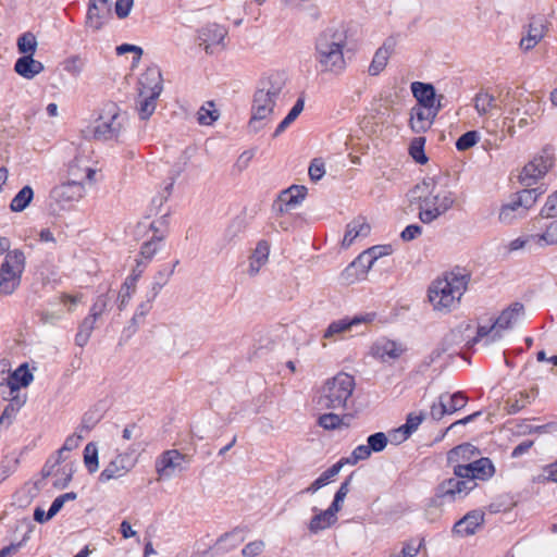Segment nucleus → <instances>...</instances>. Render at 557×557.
<instances>
[{"instance_id":"nucleus-1","label":"nucleus","mask_w":557,"mask_h":557,"mask_svg":"<svg viewBox=\"0 0 557 557\" xmlns=\"http://www.w3.org/2000/svg\"><path fill=\"white\" fill-rule=\"evenodd\" d=\"M347 44V33L344 28L327 27L322 30L314 47V59L321 72L342 73L346 67L343 49Z\"/></svg>"},{"instance_id":"nucleus-2","label":"nucleus","mask_w":557,"mask_h":557,"mask_svg":"<svg viewBox=\"0 0 557 557\" xmlns=\"http://www.w3.org/2000/svg\"><path fill=\"white\" fill-rule=\"evenodd\" d=\"M555 163V153L554 150L549 147H545L541 153L533 158L528 164L524 165L520 173V182L527 188L516 193L513 196L516 198V206L521 207V209L527 212L530 209L537 198L544 193L541 187L529 188L536 181L543 177L554 165Z\"/></svg>"},{"instance_id":"nucleus-3","label":"nucleus","mask_w":557,"mask_h":557,"mask_svg":"<svg viewBox=\"0 0 557 557\" xmlns=\"http://www.w3.org/2000/svg\"><path fill=\"white\" fill-rule=\"evenodd\" d=\"M284 85L285 82L280 74H272L259 82L253 95L251 117L248 124L251 132L257 133L263 127L262 121L273 113Z\"/></svg>"},{"instance_id":"nucleus-4","label":"nucleus","mask_w":557,"mask_h":557,"mask_svg":"<svg viewBox=\"0 0 557 557\" xmlns=\"http://www.w3.org/2000/svg\"><path fill=\"white\" fill-rule=\"evenodd\" d=\"M470 281L468 273L451 271L432 283L429 299L436 310H449L465 294Z\"/></svg>"},{"instance_id":"nucleus-5","label":"nucleus","mask_w":557,"mask_h":557,"mask_svg":"<svg viewBox=\"0 0 557 557\" xmlns=\"http://www.w3.org/2000/svg\"><path fill=\"white\" fill-rule=\"evenodd\" d=\"M422 187L428 195L419 197V220L423 224H431L454 207L456 195L450 190L436 189L434 177L423 180L422 186L417 185L416 188Z\"/></svg>"},{"instance_id":"nucleus-6","label":"nucleus","mask_w":557,"mask_h":557,"mask_svg":"<svg viewBox=\"0 0 557 557\" xmlns=\"http://www.w3.org/2000/svg\"><path fill=\"white\" fill-rule=\"evenodd\" d=\"M356 383L354 376L338 373L329 379L320 391L318 405L323 409H345L351 397Z\"/></svg>"},{"instance_id":"nucleus-7","label":"nucleus","mask_w":557,"mask_h":557,"mask_svg":"<svg viewBox=\"0 0 557 557\" xmlns=\"http://www.w3.org/2000/svg\"><path fill=\"white\" fill-rule=\"evenodd\" d=\"M25 255L20 249H13L5 255L0 267V294L11 295L21 284L22 274L25 270Z\"/></svg>"},{"instance_id":"nucleus-8","label":"nucleus","mask_w":557,"mask_h":557,"mask_svg":"<svg viewBox=\"0 0 557 557\" xmlns=\"http://www.w3.org/2000/svg\"><path fill=\"white\" fill-rule=\"evenodd\" d=\"M475 486V482L454 475L453 478L442 481L435 487L432 503L436 506L453 504L466 498Z\"/></svg>"},{"instance_id":"nucleus-9","label":"nucleus","mask_w":557,"mask_h":557,"mask_svg":"<svg viewBox=\"0 0 557 557\" xmlns=\"http://www.w3.org/2000/svg\"><path fill=\"white\" fill-rule=\"evenodd\" d=\"M467 395L461 392L453 394L443 393L438 396L437 401L433 403L430 408V416L433 420L440 421L446 414H453L466 407L468 403Z\"/></svg>"},{"instance_id":"nucleus-10","label":"nucleus","mask_w":557,"mask_h":557,"mask_svg":"<svg viewBox=\"0 0 557 557\" xmlns=\"http://www.w3.org/2000/svg\"><path fill=\"white\" fill-rule=\"evenodd\" d=\"M495 473V467L490 458L476 457L474 461L466 465H457L454 475L475 482V480L487 481Z\"/></svg>"},{"instance_id":"nucleus-11","label":"nucleus","mask_w":557,"mask_h":557,"mask_svg":"<svg viewBox=\"0 0 557 557\" xmlns=\"http://www.w3.org/2000/svg\"><path fill=\"white\" fill-rule=\"evenodd\" d=\"M550 22L545 14H536L530 17L528 25L523 26L525 36L520 40V48L524 51L532 50L546 35Z\"/></svg>"},{"instance_id":"nucleus-12","label":"nucleus","mask_w":557,"mask_h":557,"mask_svg":"<svg viewBox=\"0 0 557 557\" xmlns=\"http://www.w3.org/2000/svg\"><path fill=\"white\" fill-rule=\"evenodd\" d=\"M188 462L186 455L177 449H169L163 451L156 460V471L160 479H170L175 472L186 470L183 466Z\"/></svg>"},{"instance_id":"nucleus-13","label":"nucleus","mask_w":557,"mask_h":557,"mask_svg":"<svg viewBox=\"0 0 557 557\" xmlns=\"http://www.w3.org/2000/svg\"><path fill=\"white\" fill-rule=\"evenodd\" d=\"M119 120L120 114L115 106H110L108 117L100 116L96 122L92 131L94 138L101 141L116 140L122 128V124Z\"/></svg>"},{"instance_id":"nucleus-14","label":"nucleus","mask_w":557,"mask_h":557,"mask_svg":"<svg viewBox=\"0 0 557 557\" xmlns=\"http://www.w3.org/2000/svg\"><path fill=\"white\" fill-rule=\"evenodd\" d=\"M307 188L302 185H292L282 190L273 203V209L284 214L297 208L306 198Z\"/></svg>"},{"instance_id":"nucleus-15","label":"nucleus","mask_w":557,"mask_h":557,"mask_svg":"<svg viewBox=\"0 0 557 557\" xmlns=\"http://www.w3.org/2000/svg\"><path fill=\"white\" fill-rule=\"evenodd\" d=\"M112 17L111 0H89L86 25L99 30Z\"/></svg>"},{"instance_id":"nucleus-16","label":"nucleus","mask_w":557,"mask_h":557,"mask_svg":"<svg viewBox=\"0 0 557 557\" xmlns=\"http://www.w3.org/2000/svg\"><path fill=\"white\" fill-rule=\"evenodd\" d=\"M135 467V460L128 454H119L108 466L100 472L98 481L106 483L110 480L124 476Z\"/></svg>"},{"instance_id":"nucleus-17","label":"nucleus","mask_w":557,"mask_h":557,"mask_svg":"<svg viewBox=\"0 0 557 557\" xmlns=\"http://www.w3.org/2000/svg\"><path fill=\"white\" fill-rule=\"evenodd\" d=\"M197 33L199 45L203 46L207 54L213 53V46L215 45H222L224 47V38L227 35L225 27L216 23H209L199 28Z\"/></svg>"},{"instance_id":"nucleus-18","label":"nucleus","mask_w":557,"mask_h":557,"mask_svg":"<svg viewBox=\"0 0 557 557\" xmlns=\"http://www.w3.org/2000/svg\"><path fill=\"white\" fill-rule=\"evenodd\" d=\"M83 183L77 180H70L53 187L50 191V198L64 206L65 203L81 199L83 197Z\"/></svg>"},{"instance_id":"nucleus-19","label":"nucleus","mask_w":557,"mask_h":557,"mask_svg":"<svg viewBox=\"0 0 557 557\" xmlns=\"http://www.w3.org/2000/svg\"><path fill=\"white\" fill-rule=\"evenodd\" d=\"M34 380L33 373L28 369L27 363H22L8 376L1 377L0 388L9 389L10 395L18 393L22 387H27Z\"/></svg>"},{"instance_id":"nucleus-20","label":"nucleus","mask_w":557,"mask_h":557,"mask_svg":"<svg viewBox=\"0 0 557 557\" xmlns=\"http://www.w3.org/2000/svg\"><path fill=\"white\" fill-rule=\"evenodd\" d=\"M374 318L375 313L357 314L351 318L345 317L343 319L331 322L326 327L323 336L325 338H332L337 334H342L346 331H349L355 325L371 322L374 320Z\"/></svg>"},{"instance_id":"nucleus-21","label":"nucleus","mask_w":557,"mask_h":557,"mask_svg":"<svg viewBox=\"0 0 557 557\" xmlns=\"http://www.w3.org/2000/svg\"><path fill=\"white\" fill-rule=\"evenodd\" d=\"M404 351L401 344L388 338H380L371 347L372 356L382 361L398 359Z\"/></svg>"},{"instance_id":"nucleus-22","label":"nucleus","mask_w":557,"mask_h":557,"mask_svg":"<svg viewBox=\"0 0 557 557\" xmlns=\"http://www.w3.org/2000/svg\"><path fill=\"white\" fill-rule=\"evenodd\" d=\"M481 455L479 448L470 443L460 444L447 453V465L453 467L472 462Z\"/></svg>"},{"instance_id":"nucleus-23","label":"nucleus","mask_w":557,"mask_h":557,"mask_svg":"<svg viewBox=\"0 0 557 557\" xmlns=\"http://www.w3.org/2000/svg\"><path fill=\"white\" fill-rule=\"evenodd\" d=\"M483 522L484 513L481 510H471L454 524L453 533L461 537L473 535Z\"/></svg>"},{"instance_id":"nucleus-24","label":"nucleus","mask_w":557,"mask_h":557,"mask_svg":"<svg viewBox=\"0 0 557 557\" xmlns=\"http://www.w3.org/2000/svg\"><path fill=\"white\" fill-rule=\"evenodd\" d=\"M436 117V111L425 107L416 106L410 113V127L417 133H425L429 131Z\"/></svg>"},{"instance_id":"nucleus-25","label":"nucleus","mask_w":557,"mask_h":557,"mask_svg":"<svg viewBox=\"0 0 557 557\" xmlns=\"http://www.w3.org/2000/svg\"><path fill=\"white\" fill-rule=\"evenodd\" d=\"M162 74L157 65H151L140 75L138 81V91L141 94L157 91L160 95L163 90Z\"/></svg>"},{"instance_id":"nucleus-26","label":"nucleus","mask_w":557,"mask_h":557,"mask_svg":"<svg viewBox=\"0 0 557 557\" xmlns=\"http://www.w3.org/2000/svg\"><path fill=\"white\" fill-rule=\"evenodd\" d=\"M524 307L521 302H513L508 308L502 311L499 317L494 321L497 331L493 335V339L499 338L500 330L509 329L517 319L523 314Z\"/></svg>"},{"instance_id":"nucleus-27","label":"nucleus","mask_w":557,"mask_h":557,"mask_svg":"<svg viewBox=\"0 0 557 557\" xmlns=\"http://www.w3.org/2000/svg\"><path fill=\"white\" fill-rule=\"evenodd\" d=\"M411 91L420 107L431 109L436 102V91L430 83L413 82L411 83Z\"/></svg>"},{"instance_id":"nucleus-28","label":"nucleus","mask_w":557,"mask_h":557,"mask_svg":"<svg viewBox=\"0 0 557 557\" xmlns=\"http://www.w3.org/2000/svg\"><path fill=\"white\" fill-rule=\"evenodd\" d=\"M44 64L33 55H23L14 64V71L24 78L32 79L44 71Z\"/></svg>"},{"instance_id":"nucleus-29","label":"nucleus","mask_w":557,"mask_h":557,"mask_svg":"<svg viewBox=\"0 0 557 557\" xmlns=\"http://www.w3.org/2000/svg\"><path fill=\"white\" fill-rule=\"evenodd\" d=\"M373 264L374 257L369 256L364 250L345 269V273L348 275H355L356 278H360L368 273Z\"/></svg>"},{"instance_id":"nucleus-30","label":"nucleus","mask_w":557,"mask_h":557,"mask_svg":"<svg viewBox=\"0 0 557 557\" xmlns=\"http://www.w3.org/2000/svg\"><path fill=\"white\" fill-rule=\"evenodd\" d=\"M242 529L235 528L231 532L222 534L215 542L214 548L218 553H227L244 542Z\"/></svg>"},{"instance_id":"nucleus-31","label":"nucleus","mask_w":557,"mask_h":557,"mask_svg":"<svg viewBox=\"0 0 557 557\" xmlns=\"http://www.w3.org/2000/svg\"><path fill=\"white\" fill-rule=\"evenodd\" d=\"M370 225L363 218H358L347 224L343 238V246H350L358 236L366 237L370 233Z\"/></svg>"},{"instance_id":"nucleus-32","label":"nucleus","mask_w":557,"mask_h":557,"mask_svg":"<svg viewBox=\"0 0 557 557\" xmlns=\"http://www.w3.org/2000/svg\"><path fill=\"white\" fill-rule=\"evenodd\" d=\"M160 95L157 91L141 94L138 91L139 101L137 104V110L139 117L141 120H148L156 110V101Z\"/></svg>"},{"instance_id":"nucleus-33","label":"nucleus","mask_w":557,"mask_h":557,"mask_svg":"<svg viewBox=\"0 0 557 557\" xmlns=\"http://www.w3.org/2000/svg\"><path fill=\"white\" fill-rule=\"evenodd\" d=\"M315 515L311 518L308 529L310 533L317 534L318 532L325 530L333 525L337 518H332L326 510L319 511L317 507L312 508Z\"/></svg>"},{"instance_id":"nucleus-34","label":"nucleus","mask_w":557,"mask_h":557,"mask_svg":"<svg viewBox=\"0 0 557 557\" xmlns=\"http://www.w3.org/2000/svg\"><path fill=\"white\" fill-rule=\"evenodd\" d=\"M552 219V221L540 225V227L544 231L543 233L537 234L539 247L557 245V218Z\"/></svg>"},{"instance_id":"nucleus-35","label":"nucleus","mask_w":557,"mask_h":557,"mask_svg":"<svg viewBox=\"0 0 557 557\" xmlns=\"http://www.w3.org/2000/svg\"><path fill=\"white\" fill-rule=\"evenodd\" d=\"M305 107L304 97H299L294 103L293 108L289 110L287 115L276 126L273 137H278L285 129L299 116Z\"/></svg>"},{"instance_id":"nucleus-36","label":"nucleus","mask_w":557,"mask_h":557,"mask_svg":"<svg viewBox=\"0 0 557 557\" xmlns=\"http://www.w3.org/2000/svg\"><path fill=\"white\" fill-rule=\"evenodd\" d=\"M34 198V190L29 185L22 187L13 197L10 203V209L13 212L24 211Z\"/></svg>"},{"instance_id":"nucleus-37","label":"nucleus","mask_w":557,"mask_h":557,"mask_svg":"<svg viewBox=\"0 0 557 557\" xmlns=\"http://www.w3.org/2000/svg\"><path fill=\"white\" fill-rule=\"evenodd\" d=\"M164 234L153 235L151 239L145 242L140 247V258L138 260H143L148 264L154 255L160 250Z\"/></svg>"},{"instance_id":"nucleus-38","label":"nucleus","mask_w":557,"mask_h":557,"mask_svg":"<svg viewBox=\"0 0 557 557\" xmlns=\"http://www.w3.org/2000/svg\"><path fill=\"white\" fill-rule=\"evenodd\" d=\"M515 203L516 198L512 196L509 202L502 206L498 216L500 222L510 224L516 218L524 214V211L521 209V207H518Z\"/></svg>"},{"instance_id":"nucleus-39","label":"nucleus","mask_w":557,"mask_h":557,"mask_svg":"<svg viewBox=\"0 0 557 557\" xmlns=\"http://www.w3.org/2000/svg\"><path fill=\"white\" fill-rule=\"evenodd\" d=\"M84 463L89 473H95L99 468L98 447L90 442L84 448Z\"/></svg>"},{"instance_id":"nucleus-40","label":"nucleus","mask_w":557,"mask_h":557,"mask_svg":"<svg viewBox=\"0 0 557 557\" xmlns=\"http://www.w3.org/2000/svg\"><path fill=\"white\" fill-rule=\"evenodd\" d=\"M423 420V413H409L407 416L406 423L396 430L397 433H400L403 435L401 441H406L418 429V426L422 423Z\"/></svg>"},{"instance_id":"nucleus-41","label":"nucleus","mask_w":557,"mask_h":557,"mask_svg":"<svg viewBox=\"0 0 557 557\" xmlns=\"http://www.w3.org/2000/svg\"><path fill=\"white\" fill-rule=\"evenodd\" d=\"M495 107V98L487 91L481 90L474 97V108L479 115L486 114Z\"/></svg>"},{"instance_id":"nucleus-42","label":"nucleus","mask_w":557,"mask_h":557,"mask_svg":"<svg viewBox=\"0 0 557 557\" xmlns=\"http://www.w3.org/2000/svg\"><path fill=\"white\" fill-rule=\"evenodd\" d=\"M424 137H416L413 138L409 147V154L419 164H425L429 160L424 152Z\"/></svg>"},{"instance_id":"nucleus-43","label":"nucleus","mask_w":557,"mask_h":557,"mask_svg":"<svg viewBox=\"0 0 557 557\" xmlns=\"http://www.w3.org/2000/svg\"><path fill=\"white\" fill-rule=\"evenodd\" d=\"M37 47L36 37L27 32L21 35L17 39V49L20 53L24 55H33Z\"/></svg>"},{"instance_id":"nucleus-44","label":"nucleus","mask_w":557,"mask_h":557,"mask_svg":"<svg viewBox=\"0 0 557 557\" xmlns=\"http://www.w3.org/2000/svg\"><path fill=\"white\" fill-rule=\"evenodd\" d=\"M479 140L480 133L478 131H468L456 140L455 146L458 151H466L475 146Z\"/></svg>"},{"instance_id":"nucleus-45","label":"nucleus","mask_w":557,"mask_h":557,"mask_svg":"<svg viewBox=\"0 0 557 557\" xmlns=\"http://www.w3.org/2000/svg\"><path fill=\"white\" fill-rule=\"evenodd\" d=\"M388 444V437L384 432H376L367 437V445L371 453L383 451Z\"/></svg>"},{"instance_id":"nucleus-46","label":"nucleus","mask_w":557,"mask_h":557,"mask_svg":"<svg viewBox=\"0 0 557 557\" xmlns=\"http://www.w3.org/2000/svg\"><path fill=\"white\" fill-rule=\"evenodd\" d=\"M387 61V52L384 49H377L369 66V74L372 76L379 75L385 69Z\"/></svg>"},{"instance_id":"nucleus-47","label":"nucleus","mask_w":557,"mask_h":557,"mask_svg":"<svg viewBox=\"0 0 557 557\" xmlns=\"http://www.w3.org/2000/svg\"><path fill=\"white\" fill-rule=\"evenodd\" d=\"M74 473V466L73 463H65L61 468H59L55 472V475H60L59 479L55 480L53 483V486L57 488H65L72 481Z\"/></svg>"},{"instance_id":"nucleus-48","label":"nucleus","mask_w":557,"mask_h":557,"mask_svg":"<svg viewBox=\"0 0 557 557\" xmlns=\"http://www.w3.org/2000/svg\"><path fill=\"white\" fill-rule=\"evenodd\" d=\"M318 424L327 431L337 430L343 424V418L333 412L323 413L319 417Z\"/></svg>"},{"instance_id":"nucleus-49","label":"nucleus","mask_w":557,"mask_h":557,"mask_svg":"<svg viewBox=\"0 0 557 557\" xmlns=\"http://www.w3.org/2000/svg\"><path fill=\"white\" fill-rule=\"evenodd\" d=\"M540 224L544 219L557 218V190L549 195L540 212Z\"/></svg>"},{"instance_id":"nucleus-50","label":"nucleus","mask_w":557,"mask_h":557,"mask_svg":"<svg viewBox=\"0 0 557 557\" xmlns=\"http://www.w3.org/2000/svg\"><path fill=\"white\" fill-rule=\"evenodd\" d=\"M534 246H537V234L521 236L511 240L509 244V250L516 251L521 248L532 249Z\"/></svg>"},{"instance_id":"nucleus-51","label":"nucleus","mask_w":557,"mask_h":557,"mask_svg":"<svg viewBox=\"0 0 557 557\" xmlns=\"http://www.w3.org/2000/svg\"><path fill=\"white\" fill-rule=\"evenodd\" d=\"M108 304H109L108 295L101 294V295L97 296L92 306L90 307L88 315L98 320L102 315V313L107 310Z\"/></svg>"},{"instance_id":"nucleus-52","label":"nucleus","mask_w":557,"mask_h":557,"mask_svg":"<svg viewBox=\"0 0 557 557\" xmlns=\"http://www.w3.org/2000/svg\"><path fill=\"white\" fill-rule=\"evenodd\" d=\"M528 404H531V396L525 392H520L519 398L508 399V412L511 414L518 413Z\"/></svg>"},{"instance_id":"nucleus-53","label":"nucleus","mask_w":557,"mask_h":557,"mask_svg":"<svg viewBox=\"0 0 557 557\" xmlns=\"http://www.w3.org/2000/svg\"><path fill=\"white\" fill-rule=\"evenodd\" d=\"M146 268L147 262H144L143 260H136V265L133 268L131 274L125 278V282L123 284L125 286L132 287L133 290H135L136 283L144 273Z\"/></svg>"},{"instance_id":"nucleus-54","label":"nucleus","mask_w":557,"mask_h":557,"mask_svg":"<svg viewBox=\"0 0 557 557\" xmlns=\"http://www.w3.org/2000/svg\"><path fill=\"white\" fill-rule=\"evenodd\" d=\"M270 252V245L267 240H260L250 259L255 260V262L259 264H264L268 261Z\"/></svg>"},{"instance_id":"nucleus-55","label":"nucleus","mask_w":557,"mask_h":557,"mask_svg":"<svg viewBox=\"0 0 557 557\" xmlns=\"http://www.w3.org/2000/svg\"><path fill=\"white\" fill-rule=\"evenodd\" d=\"M308 173L312 182L320 181L325 174V166L322 159H313L309 165Z\"/></svg>"},{"instance_id":"nucleus-56","label":"nucleus","mask_w":557,"mask_h":557,"mask_svg":"<svg viewBox=\"0 0 557 557\" xmlns=\"http://www.w3.org/2000/svg\"><path fill=\"white\" fill-rule=\"evenodd\" d=\"M219 117V112L215 109H207L201 107L198 111V123L201 125H211Z\"/></svg>"},{"instance_id":"nucleus-57","label":"nucleus","mask_w":557,"mask_h":557,"mask_svg":"<svg viewBox=\"0 0 557 557\" xmlns=\"http://www.w3.org/2000/svg\"><path fill=\"white\" fill-rule=\"evenodd\" d=\"M496 331H497V327L494 322L488 326L479 325L478 330H476V335L473 338H471L470 341H468L467 346L472 347L473 345L479 343L482 338L486 337L487 335L492 334V336H493Z\"/></svg>"},{"instance_id":"nucleus-58","label":"nucleus","mask_w":557,"mask_h":557,"mask_svg":"<svg viewBox=\"0 0 557 557\" xmlns=\"http://www.w3.org/2000/svg\"><path fill=\"white\" fill-rule=\"evenodd\" d=\"M265 547V544L261 540L252 541L244 546L242 555L244 557H256L260 555Z\"/></svg>"},{"instance_id":"nucleus-59","label":"nucleus","mask_w":557,"mask_h":557,"mask_svg":"<svg viewBox=\"0 0 557 557\" xmlns=\"http://www.w3.org/2000/svg\"><path fill=\"white\" fill-rule=\"evenodd\" d=\"M16 410L13 406L7 405L0 416V431L7 430L16 417Z\"/></svg>"},{"instance_id":"nucleus-60","label":"nucleus","mask_w":557,"mask_h":557,"mask_svg":"<svg viewBox=\"0 0 557 557\" xmlns=\"http://www.w3.org/2000/svg\"><path fill=\"white\" fill-rule=\"evenodd\" d=\"M539 479L542 482L557 483V460L543 467Z\"/></svg>"},{"instance_id":"nucleus-61","label":"nucleus","mask_w":557,"mask_h":557,"mask_svg":"<svg viewBox=\"0 0 557 557\" xmlns=\"http://www.w3.org/2000/svg\"><path fill=\"white\" fill-rule=\"evenodd\" d=\"M180 263L178 260H176L171 267L170 265H163L153 276L156 281L162 282L163 284H168L171 276L174 273L175 267Z\"/></svg>"},{"instance_id":"nucleus-62","label":"nucleus","mask_w":557,"mask_h":557,"mask_svg":"<svg viewBox=\"0 0 557 557\" xmlns=\"http://www.w3.org/2000/svg\"><path fill=\"white\" fill-rule=\"evenodd\" d=\"M134 0H116L114 10L119 18H125L129 15Z\"/></svg>"},{"instance_id":"nucleus-63","label":"nucleus","mask_w":557,"mask_h":557,"mask_svg":"<svg viewBox=\"0 0 557 557\" xmlns=\"http://www.w3.org/2000/svg\"><path fill=\"white\" fill-rule=\"evenodd\" d=\"M422 234V227L419 224H409L400 233L404 242H410Z\"/></svg>"},{"instance_id":"nucleus-64","label":"nucleus","mask_w":557,"mask_h":557,"mask_svg":"<svg viewBox=\"0 0 557 557\" xmlns=\"http://www.w3.org/2000/svg\"><path fill=\"white\" fill-rule=\"evenodd\" d=\"M144 320L141 317H137V313L135 312L132 319L129 320L128 324L123 330V335L126 338L132 337L139 329V326L144 323Z\"/></svg>"}]
</instances>
